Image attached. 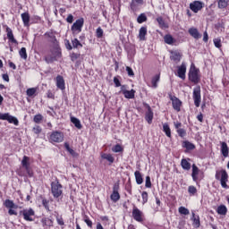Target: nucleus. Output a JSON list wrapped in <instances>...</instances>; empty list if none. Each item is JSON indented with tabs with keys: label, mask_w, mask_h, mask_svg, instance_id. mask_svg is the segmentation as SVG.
<instances>
[{
	"label": "nucleus",
	"mask_w": 229,
	"mask_h": 229,
	"mask_svg": "<svg viewBox=\"0 0 229 229\" xmlns=\"http://www.w3.org/2000/svg\"><path fill=\"white\" fill-rule=\"evenodd\" d=\"M188 78L191 81V83H194V85H198V83H199L201 80V77L199 76V69L196 68V65H194V64H191Z\"/></svg>",
	"instance_id": "obj_1"
},
{
	"label": "nucleus",
	"mask_w": 229,
	"mask_h": 229,
	"mask_svg": "<svg viewBox=\"0 0 229 229\" xmlns=\"http://www.w3.org/2000/svg\"><path fill=\"white\" fill-rule=\"evenodd\" d=\"M58 58H62V50H60V47L57 45L55 46L51 55L45 56V61L47 64H53V62H56Z\"/></svg>",
	"instance_id": "obj_2"
},
{
	"label": "nucleus",
	"mask_w": 229,
	"mask_h": 229,
	"mask_svg": "<svg viewBox=\"0 0 229 229\" xmlns=\"http://www.w3.org/2000/svg\"><path fill=\"white\" fill-rule=\"evenodd\" d=\"M216 180H219L223 189H228V173L226 170H217L215 175Z\"/></svg>",
	"instance_id": "obj_3"
},
{
	"label": "nucleus",
	"mask_w": 229,
	"mask_h": 229,
	"mask_svg": "<svg viewBox=\"0 0 229 229\" xmlns=\"http://www.w3.org/2000/svg\"><path fill=\"white\" fill-rule=\"evenodd\" d=\"M62 184H60V182L55 181L51 183V191L54 196V198H60L63 194L62 191Z\"/></svg>",
	"instance_id": "obj_4"
},
{
	"label": "nucleus",
	"mask_w": 229,
	"mask_h": 229,
	"mask_svg": "<svg viewBox=\"0 0 229 229\" xmlns=\"http://www.w3.org/2000/svg\"><path fill=\"white\" fill-rule=\"evenodd\" d=\"M20 215L23 216L25 221H35V210L31 208L20 211Z\"/></svg>",
	"instance_id": "obj_5"
},
{
	"label": "nucleus",
	"mask_w": 229,
	"mask_h": 229,
	"mask_svg": "<svg viewBox=\"0 0 229 229\" xmlns=\"http://www.w3.org/2000/svg\"><path fill=\"white\" fill-rule=\"evenodd\" d=\"M193 101L197 108L201 105V87L197 86L193 89Z\"/></svg>",
	"instance_id": "obj_6"
},
{
	"label": "nucleus",
	"mask_w": 229,
	"mask_h": 229,
	"mask_svg": "<svg viewBox=\"0 0 229 229\" xmlns=\"http://www.w3.org/2000/svg\"><path fill=\"white\" fill-rule=\"evenodd\" d=\"M0 120L1 121H8V123H10V124H14V126H19V120L14 117L12 116L9 113H0Z\"/></svg>",
	"instance_id": "obj_7"
},
{
	"label": "nucleus",
	"mask_w": 229,
	"mask_h": 229,
	"mask_svg": "<svg viewBox=\"0 0 229 229\" xmlns=\"http://www.w3.org/2000/svg\"><path fill=\"white\" fill-rule=\"evenodd\" d=\"M132 217L138 223H142V221H144V213H142L139 208L134 206L132 208Z\"/></svg>",
	"instance_id": "obj_8"
},
{
	"label": "nucleus",
	"mask_w": 229,
	"mask_h": 229,
	"mask_svg": "<svg viewBox=\"0 0 229 229\" xmlns=\"http://www.w3.org/2000/svg\"><path fill=\"white\" fill-rule=\"evenodd\" d=\"M85 21L83 18L76 20V21L72 26V33H81V28H83Z\"/></svg>",
	"instance_id": "obj_9"
},
{
	"label": "nucleus",
	"mask_w": 229,
	"mask_h": 229,
	"mask_svg": "<svg viewBox=\"0 0 229 229\" xmlns=\"http://www.w3.org/2000/svg\"><path fill=\"white\" fill-rule=\"evenodd\" d=\"M50 141L57 143L64 142V132L58 131H53L50 135Z\"/></svg>",
	"instance_id": "obj_10"
},
{
	"label": "nucleus",
	"mask_w": 229,
	"mask_h": 229,
	"mask_svg": "<svg viewBox=\"0 0 229 229\" xmlns=\"http://www.w3.org/2000/svg\"><path fill=\"white\" fill-rule=\"evenodd\" d=\"M111 199L114 203H117L121 199V195L119 194V182H116L113 186V192L110 195Z\"/></svg>",
	"instance_id": "obj_11"
},
{
	"label": "nucleus",
	"mask_w": 229,
	"mask_h": 229,
	"mask_svg": "<svg viewBox=\"0 0 229 229\" xmlns=\"http://www.w3.org/2000/svg\"><path fill=\"white\" fill-rule=\"evenodd\" d=\"M169 97L172 101L174 110H175L176 112H180L182 110V101L178 98L171 94H169Z\"/></svg>",
	"instance_id": "obj_12"
},
{
	"label": "nucleus",
	"mask_w": 229,
	"mask_h": 229,
	"mask_svg": "<svg viewBox=\"0 0 229 229\" xmlns=\"http://www.w3.org/2000/svg\"><path fill=\"white\" fill-rule=\"evenodd\" d=\"M143 106L145 108H147V112L145 113V120L148 124H151V123H153V110H151V106H148V103H143Z\"/></svg>",
	"instance_id": "obj_13"
},
{
	"label": "nucleus",
	"mask_w": 229,
	"mask_h": 229,
	"mask_svg": "<svg viewBox=\"0 0 229 229\" xmlns=\"http://www.w3.org/2000/svg\"><path fill=\"white\" fill-rule=\"evenodd\" d=\"M187 72V64L185 63H182L177 69V76L181 78V80H185V73Z\"/></svg>",
	"instance_id": "obj_14"
},
{
	"label": "nucleus",
	"mask_w": 229,
	"mask_h": 229,
	"mask_svg": "<svg viewBox=\"0 0 229 229\" xmlns=\"http://www.w3.org/2000/svg\"><path fill=\"white\" fill-rule=\"evenodd\" d=\"M190 8L191 12L198 13L199 10L203 8V3L200 1H195L190 4Z\"/></svg>",
	"instance_id": "obj_15"
},
{
	"label": "nucleus",
	"mask_w": 229,
	"mask_h": 229,
	"mask_svg": "<svg viewBox=\"0 0 229 229\" xmlns=\"http://www.w3.org/2000/svg\"><path fill=\"white\" fill-rule=\"evenodd\" d=\"M144 4V0H131L130 8L132 12H139V7Z\"/></svg>",
	"instance_id": "obj_16"
},
{
	"label": "nucleus",
	"mask_w": 229,
	"mask_h": 229,
	"mask_svg": "<svg viewBox=\"0 0 229 229\" xmlns=\"http://www.w3.org/2000/svg\"><path fill=\"white\" fill-rule=\"evenodd\" d=\"M191 220L192 221V226H194V228H199V226H201V221L199 220V216L196 215L194 211H191Z\"/></svg>",
	"instance_id": "obj_17"
},
{
	"label": "nucleus",
	"mask_w": 229,
	"mask_h": 229,
	"mask_svg": "<svg viewBox=\"0 0 229 229\" xmlns=\"http://www.w3.org/2000/svg\"><path fill=\"white\" fill-rule=\"evenodd\" d=\"M170 60L174 62V64H180L182 60V53H180L179 51H172Z\"/></svg>",
	"instance_id": "obj_18"
},
{
	"label": "nucleus",
	"mask_w": 229,
	"mask_h": 229,
	"mask_svg": "<svg viewBox=\"0 0 229 229\" xmlns=\"http://www.w3.org/2000/svg\"><path fill=\"white\" fill-rule=\"evenodd\" d=\"M188 33L195 38L196 40H199V38H201V34L199 33V30L196 29L195 27H191L188 30Z\"/></svg>",
	"instance_id": "obj_19"
},
{
	"label": "nucleus",
	"mask_w": 229,
	"mask_h": 229,
	"mask_svg": "<svg viewBox=\"0 0 229 229\" xmlns=\"http://www.w3.org/2000/svg\"><path fill=\"white\" fill-rule=\"evenodd\" d=\"M39 199H41L42 206L47 210V212H51V208L49 207L50 203H53V200H49L43 196H40Z\"/></svg>",
	"instance_id": "obj_20"
},
{
	"label": "nucleus",
	"mask_w": 229,
	"mask_h": 229,
	"mask_svg": "<svg viewBox=\"0 0 229 229\" xmlns=\"http://www.w3.org/2000/svg\"><path fill=\"white\" fill-rule=\"evenodd\" d=\"M56 87L60 89V90H65V80L61 75L56 77Z\"/></svg>",
	"instance_id": "obj_21"
},
{
	"label": "nucleus",
	"mask_w": 229,
	"mask_h": 229,
	"mask_svg": "<svg viewBox=\"0 0 229 229\" xmlns=\"http://www.w3.org/2000/svg\"><path fill=\"white\" fill-rule=\"evenodd\" d=\"M181 167L184 170V171H191V158H182L181 160Z\"/></svg>",
	"instance_id": "obj_22"
},
{
	"label": "nucleus",
	"mask_w": 229,
	"mask_h": 229,
	"mask_svg": "<svg viewBox=\"0 0 229 229\" xmlns=\"http://www.w3.org/2000/svg\"><path fill=\"white\" fill-rule=\"evenodd\" d=\"M6 33L9 42H12V44H19V42H17V39H15V37H13V31L10 27L6 28Z\"/></svg>",
	"instance_id": "obj_23"
},
{
	"label": "nucleus",
	"mask_w": 229,
	"mask_h": 229,
	"mask_svg": "<svg viewBox=\"0 0 229 229\" xmlns=\"http://www.w3.org/2000/svg\"><path fill=\"white\" fill-rule=\"evenodd\" d=\"M220 144H221V154L225 158H227L229 155L228 144H226V142L225 141L220 142Z\"/></svg>",
	"instance_id": "obj_24"
},
{
	"label": "nucleus",
	"mask_w": 229,
	"mask_h": 229,
	"mask_svg": "<svg viewBox=\"0 0 229 229\" xmlns=\"http://www.w3.org/2000/svg\"><path fill=\"white\" fill-rule=\"evenodd\" d=\"M45 37L48 38V42H51L54 46H58V40H56V36L53 32L45 33Z\"/></svg>",
	"instance_id": "obj_25"
},
{
	"label": "nucleus",
	"mask_w": 229,
	"mask_h": 229,
	"mask_svg": "<svg viewBox=\"0 0 229 229\" xmlns=\"http://www.w3.org/2000/svg\"><path fill=\"white\" fill-rule=\"evenodd\" d=\"M164 42H165V44H167L168 46H173V44H174V42H176V39H174V38H173V36L171 34H166L164 37Z\"/></svg>",
	"instance_id": "obj_26"
},
{
	"label": "nucleus",
	"mask_w": 229,
	"mask_h": 229,
	"mask_svg": "<svg viewBox=\"0 0 229 229\" xmlns=\"http://www.w3.org/2000/svg\"><path fill=\"white\" fill-rule=\"evenodd\" d=\"M191 167H192V173H191L192 180H193V182H198V175L199 174V168H198L195 164H193L191 165Z\"/></svg>",
	"instance_id": "obj_27"
},
{
	"label": "nucleus",
	"mask_w": 229,
	"mask_h": 229,
	"mask_svg": "<svg viewBox=\"0 0 229 229\" xmlns=\"http://www.w3.org/2000/svg\"><path fill=\"white\" fill-rule=\"evenodd\" d=\"M21 165H22V167L25 168V171H28V172L30 171V157H28V156L23 157V158L21 160Z\"/></svg>",
	"instance_id": "obj_28"
},
{
	"label": "nucleus",
	"mask_w": 229,
	"mask_h": 229,
	"mask_svg": "<svg viewBox=\"0 0 229 229\" xmlns=\"http://www.w3.org/2000/svg\"><path fill=\"white\" fill-rule=\"evenodd\" d=\"M216 213L219 216H226V214L228 213V208L225 205H220L216 208Z\"/></svg>",
	"instance_id": "obj_29"
},
{
	"label": "nucleus",
	"mask_w": 229,
	"mask_h": 229,
	"mask_svg": "<svg viewBox=\"0 0 229 229\" xmlns=\"http://www.w3.org/2000/svg\"><path fill=\"white\" fill-rule=\"evenodd\" d=\"M182 148H185L188 151H192V149H196V145L191 143L189 140H184L182 142Z\"/></svg>",
	"instance_id": "obj_30"
},
{
	"label": "nucleus",
	"mask_w": 229,
	"mask_h": 229,
	"mask_svg": "<svg viewBox=\"0 0 229 229\" xmlns=\"http://www.w3.org/2000/svg\"><path fill=\"white\" fill-rule=\"evenodd\" d=\"M4 206L5 208H18L19 206H17L13 200H10V199H5L4 202Z\"/></svg>",
	"instance_id": "obj_31"
},
{
	"label": "nucleus",
	"mask_w": 229,
	"mask_h": 229,
	"mask_svg": "<svg viewBox=\"0 0 229 229\" xmlns=\"http://www.w3.org/2000/svg\"><path fill=\"white\" fill-rule=\"evenodd\" d=\"M30 13H21V21L25 27L30 26Z\"/></svg>",
	"instance_id": "obj_32"
},
{
	"label": "nucleus",
	"mask_w": 229,
	"mask_h": 229,
	"mask_svg": "<svg viewBox=\"0 0 229 229\" xmlns=\"http://www.w3.org/2000/svg\"><path fill=\"white\" fill-rule=\"evenodd\" d=\"M146 35H148V28L141 27L139 32L140 40H146Z\"/></svg>",
	"instance_id": "obj_33"
},
{
	"label": "nucleus",
	"mask_w": 229,
	"mask_h": 229,
	"mask_svg": "<svg viewBox=\"0 0 229 229\" xmlns=\"http://www.w3.org/2000/svg\"><path fill=\"white\" fill-rule=\"evenodd\" d=\"M101 158H103L104 160H107V162L110 164H114V162L115 161V158L114 157V156H112V154L103 153L101 154Z\"/></svg>",
	"instance_id": "obj_34"
},
{
	"label": "nucleus",
	"mask_w": 229,
	"mask_h": 229,
	"mask_svg": "<svg viewBox=\"0 0 229 229\" xmlns=\"http://www.w3.org/2000/svg\"><path fill=\"white\" fill-rule=\"evenodd\" d=\"M71 123H72V124H74L75 128H77L78 130H81V128H83V125H81V122L80 121V119L74 116L71 117Z\"/></svg>",
	"instance_id": "obj_35"
},
{
	"label": "nucleus",
	"mask_w": 229,
	"mask_h": 229,
	"mask_svg": "<svg viewBox=\"0 0 229 229\" xmlns=\"http://www.w3.org/2000/svg\"><path fill=\"white\" fill-rule=\"evenodd\" d=\"M64 148H65L66 151H68V153H70V155H72V157H73V158H78V153H76V151H74V149L71 148V146L69 145L68 142L64 143Z\"/></svg>",
	"instance_id": "obj_36"
},
{
	"label": "nucleus",
	"mask_w": 229,
	"mask_h": 229,
	"mask_svg": "<svg viewBox=\"0 0 229 229\" xmlns=\"http://www.w3.org/2000/svg\"><path fill=\"white\" fill-rule=\"evenodd\" d=\"M134 176H135L136 183L138 185H142V183H144V179L142 178V174H140L139 171H136L134 173Z\"/></svg>",
	"instance_id": "obj_37"
},
{
	"label": "nucleus",
	"mask_w": 229,
	"mask_h": 229,
	"mask_svg": "<svg viewBox=\"0 0 229 229\" xmlns=\"http://www.w3.org/2000/svg\"><path fill=\"white\" fill-rule=\"evenodd\" d=\"M72 47H73V49H80L83 47V45L81 44V42H80V40H78V38H75L72 39Z\"/></svg>",
	"instance_id": "obj_38"
},
{
	"label": "nucleus",
	"mask_w": 229,
	"mask_h": 229,
	"mask_svg": "<svg viewBox=\"0 0 229 229\" xmlns=\"http://www.w3.org/2000/svg\"><path fill=\"white\" fill-rule=\"evenodd\" d=\"M123 96L126 99H133L135 98V90L131 89L124 91Z\"/></svg>",
	"instance_id": "obj_39"
},
{
	"label": "nucleus",
	"mask_w": 229,
	"mask_h": 229,
	"mask_svg": "<svg viewBox=\"0 0 229 229\" xmlns=\"http://www.w3.org/2000/svg\"><path fill=\"white\" fill-rule=\"evenodd\" d=\"M158 81H160V74H157L152 78L151 84L153 89H157V87H158Z\"/></svg>",
	"instance_id": "obj_40"
},
{
	"label": "nucleus",
	"mask_w": 229,
	"mask_h": 229,
	"mask_svg": "<svg viewBox=\"0 0 229 229\" xmlns=\"http://www.w3.org/2000/svg\"><path fill=\"white\" fill-rule=\"evenodd\" d=\"M228 0H217L218 8L223 10L228 6Z\"/></svg>",
	"instance_id": "obj_41"
},
{
	"label": "nucleus",
	"mask_w": 229,
	"mask_h": 229,
	"mask_svg": "<svg viewBox=\"0 0 229 229\" xmlns=\"http://www.w3.org/2000/svg\"><path fill=\"white\" fill-rule=\"evenodd\" d=\"M38 89V88H30L27 89L26 94L29 98H33V96H35V94H37Z\"/></svg>",
	"instance_id": "obj_42"
},
{
	"label": "nucleus",
	"mask_w": 229,
	"mask_h": 229,
	"mask_svg": "<svg viewBox=\"0 0 229 229\" xmlns=\"http://www.w3.org/2000/svg\"><path fill=\"white\" fill-rule=\"evenodd\" d=\"M163 131L165 133L166 137H169V139H171V128L169 127V124L164 123Z\"/></svg>",
	"instance_id": "obj_43"
},
{
	"label": "nucleus",
	"mask_w": 229,
	"mask_h": 229,
	"mask_svg": "<svg viewBox=\"0 0 229 229\" xmlns=\"http://www.w3.org/2000/svg\"><path fill=\"white\" fill-rule=\"evenodd\" d=\"M19 55L22 60H28V53L26 52V47H21L19 51Z\"/></svg>",
	"instance_id": "obj_44"
},
{
	"label": "nucleus",
	"mask_w": 229,
	"mask_h": 229,
	"mask_svg": "<svg viewBox=\"0 0 229 229\" xmlns=\"http://www.w3.org/2000/svg\"><path fill=\"white\" fill-rule=\"evenodd\" d=\"M146 21H148V16H146L145 13L140 14L137 18V22L139 24H142V22H146Z\"/></svg>",
	"instance_id": "obj_45"
},
{
	"label": "nucleus",
	"mask_w": 229,
	"mask_h": 229,
	"mask_svg": "<svg viewBox=\"0 0 229 229\" xmlns=\"http://www.w3.org/2000/svg\"><path fill=\"white\" fill-rule=\"evenodd\" d=\"M157 22L159 24V28H167V25L162 16L157 18Z\"/></svg>",
	"instance_id": "obj_46"
},
{
	"label": "nucleus",
	"mask_w": 229,
	"mask_h": 229,
	"mask_svg": "<svg viewBox=\"0 0 229 229\" xmlns=\"http://www.w3.org/2000/svg\"><path fill=\"white\" fill-rule=\"evenodd\" d=\"M41 223L43 226H52L53 225V221L49 218H42Z\"/></svg>",
	"instance_id": "obj_47"
},
{
	"label": "nucleus",
	"mask_w": 229,
	"mask_h": 229,
	"mask_svg": "<svg viewBox=\"0 0 229 229\" xmlns=\"http://www.w3.org/2000/svg\"><path fill=\"white\" fill-rule=\"evenodd\" d=\"M44 120V116L42 114H38L34 115L33 121L36 123V124H40L42 121Z\"/></svg>",
	"instance_id": "obj_48"
},
{
	"label": "nucleus",
	"mask_w": 229,
	"mask_h": 229,
	"mask_svg": "<svg viewBox=\"0 0 229 229\" xmlns=\"http://www.w3.org/2000/svg\"><path fill=\"white\" fill-rule=\"evenodd\" d=\"M179 214H182V216H189V214H191V211H189V209L185 207H180Z\"/></svg>",
	"instance_id": "obj_49"
},
{
	"label": "nucleus",
	"mask_w": 229,
	"mask_h": 229,
	"mask_svg": "<svg viewBox=\"0 0 229 229\" xmlns=\"http://www.w3.org/2000/svg\"><path fill=\"white\" fill-rule=\"evenodd\" d=\"M112 151L114 153H121L123 151V147L120 144H116L112 148Z\"/></svg>",
	"instance_id": "obj_50"
},
{
	"label": "nucleus",
	"mask_w": 229,
	"mask_h": 229,
	"mask_svg": "<svg viewBox=\"0 0 229 229\" xmlns=\"http://www.w3.org/2000/svg\"><path fill=\"white\" fill-rule=\"evenodd\" d=\"M32 131L36 135H40V133H42V127H40L39 125H36L32 128Z\"/></svg>",
	"instance_id": "obj_51"
},
{
	"label": "nucleus",
	"mask_w": 229,
	"mask_h": 229,
	"mask_svg": "<svg viewBox=\"0 0 229 229\" xmlns=\"http://www.w3.org/2000/svg\"><path fill=\"white\" fill-rule=\"evenodd\" d=\"M96 37H97V38H103V29H101V27H98L97 29Z\"/></svg>",
	"instance_id": "obj_52"
},
{
	"label": "nucleus",
	"mask_w": 229,
	"mask_h": 229,
	"mask_svg": "<svg viewBox=\"0 0 229 229\" xmlns=\"http://www.w3.org/2000/svg\"><path fill=\"white\" fill-rule=\"evenodd\" d=\"M151 177L149 175L146 176V181H145V187L147 189H151Z\"/></svg>",
	"instance_id": "obj_53"
},
{
	"label": "nucleus",
	"mask_w": 229,
	"mask_h": 229,
	"mask_svg": "<svg viewBox=\"0 0 229 229\" xmlns=\"http://www.w3.org/2000/svg\"><path fill=\"white\" fill-rule=\"evenodd\" d=\"M213 42L215 44V47H217L218 49L221 48V47H222L221 38H214Z\"/></svg>",
	"instance_id": "obj_54"
},
{
	"label": "nucleus",
	"mask_w": 229,
	"mask_h": 229,
	"mask_svg": "<svg viewBox=\"0 0 229 229\" xmlns=\"http://www.w3.org/2000/svg\"><path fill=\"white\" fill-rule=\"evenodd\" d=\"M188 192H189V194H191V196H194V194H196V192H198V190L196 189L195 186H189Z\"/></svg>",
	"instance_id": "obj_55"
},
{
	"label": "nucleus",
	"mask_w": 229,
	"mask_h": 229,
	"mask_svg": "<svg viewBox=\"0 0 229 229\" xmlns=\"http://www.w3.org/2000/svg\"><path fill=\"white\" fill-rule=\"evenodd\" d=\"M177 133L182 139H183V137L187 135V131H185V129H178Z\"/></svg>",
	"instance_id": "obj_56"
},
{
	"label": "nucleus",
	"mask_w": 229,
	"mask_h": 229,
	"mask_svg": "<svg viewBox=\"0 0 229 229\" xmlns=\"http://www.w3.org/2000/svg\"><path fill=\"white\" fill-rule=\"evenodd\" d=\"M141 197H142V204L145 205V203L148 201V198L147 191H142Z\"/></svg>",
	"instance_id": "obj_57"
},
{
	"label": "nucleus",
	"mask_w": 229,
	"mask_h": 229,
	"mask_svg": "<svg viewBox=\"0 0 229 229\" xmlns=\"http://www.w3.org/2000/svg\"><path fill=\"white\" fill-rule=\"evenodd\" d=\"M125 71L128 73V76H135V73L133 72V69L130 66H126Z\"/></svg>",
	"instance_id": "obj_58"
},
{
	"label": "nucleus",
	"mask_w": 229,
	"mask_h": 229,
	"mask_svg": "<svg viewBox=\"0 0 229 229\" xmlns=\"http://www.w3.org/2000/svg\"><path fill=\"white\" fill-rule=\"evenodd\" d=\"M64 45L68 51H72V45H71V42L68 39L64 41Z\"/></svg>",
	"instance_id": "obj_59"
},
{
	"label": "nucleus",
	"mask_w": 229,
	"mask_h": 229,
	"mask_svg": "<svg viewBox=\"0 0 229 229\" xmlns=\"http://www.w3.org/2000/svg\"><path fill=\"white\" fill-rule=\"evenodd\" d=\"M78 58H80V54H77V53L71 54L72 62H75V60H78Z\"/></svg>",
	"instance_id": "obj_60"
},
{
	"label": "nucleus",
	"mask_w": 229,
	"mask_h": 229,
	"mask_svg": "<svg viewBox=\"0 0 229 229\" xmlns=\"http://www.w3.org/2000/svg\"><path fill=\"white\" fill-rule=\"evenodd\" d=\"M84 223H86L89 228H92V222L89 216H85Z\"/></svg>",
	"instance_id": "obj_61"
},
{
	"label": "nucleus",
	"mask_w": 229,
	"mask_h": 229,
	"mask_svg": "<svg viewBox=\"0 0 229 229\" xmlns=\"http://www.w3.org/2000/svg\"><path fill=\"white\" fill-rule=\"evenodd\" d=\"M67 22H69V24H72V21H74V16H72V14H69L66 18Z\"/></svg>",
	"instance_id": "obj_62"
},
{
	"label": "nucleus",
	"mask_w": 229,
	"mask_h": 229,
	"mask_svg": "<svg viewBox=\"0 0 229 229\" xmlns=\"http://www.w3.org/2000/svg\"><path fill=\"white\" fill-rule=\"evenodd\" d=\"M114 83L116 88L121 87V81H119V79L117 77H114Z\"/></svg>",
	"instance_id": "obj_63"
},
{
	"label": "nucleus",
	"mask_w": 229,
	"mask_h": 229,
	"mask_svg": "<svg viewBox=\"0 0 229 229\" xmlns=\"http://www.w3.org/2000/svg\"><path fill=\"white\" fill-rule=\"evenodd\" d=\"M174 125L175 130H182V123L174 122Z\"/></svg>",
	"instance_id": "obj_64"
}]
</instances>
